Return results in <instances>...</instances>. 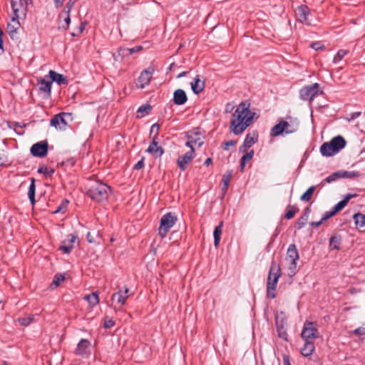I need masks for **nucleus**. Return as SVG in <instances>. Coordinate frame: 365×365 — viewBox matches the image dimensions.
<instances>
[{"label":"nucleus","mask_w":365,"mask_h":365,"mask_svg":"<svg viewBox=\"0 0 365 365\" xmlns=\"http://www.w3.org/2000/svg\"><path fill=\"white\" fill-rule=\"evenodd\" d=\"M250 107V103L248 101H242L232 114L230 130L235 135L242 134L252 124V117Z\"/></svg>","instance_id":"nucleus-1"},{"label":"nucleus","mask_w":365,"mask_h":365,"mask_svg":"<svg viewBox=\"0 0 365 365\" xmlns=\"http://www.w3.org/2000/svg\"><path fill=\"white\" fill-rule=\"evenodd\" d=\"M110 193V187L98 180H89L87 195L96 202L106 200Z\"/></svg>","instance_id":"nucleus-2"},{"label":"nucleus","mask_w":365,"mask_h":365,"mask_svg":"<svg viewBox=\"0 0 365 365\" xmlns=\"http://www.w3.org/2000/svg\"><path fill=\"white\" fill-rule=\"evenodd\" d=\"M280 276L281 268L279 264L274 261H272L267 282V294L268 297L274 299L276 297L275 289Z\"/></svg>","instance_id":"nucleus-3"},{"label":"nucleus","mask_w":365,"mask_h":365,"mask_svg":"<svg viewBox=\"0 0 365 365\" xmlns=\"http://www.w3.org/2000/svg\"><path fill=\"white\" fill-rule=\"evenodd\" d=\"M346 144L344 138L341 135H338L333 138L329 142L322 145L320 148L321 154L327 157L332 156L344 148Z\"/></svg>","instance_id":"nucleus-4"},{"label":"nucleus","mask_w":365,"mask_h":365,"mask_svg":"<svg viewBox=\"0 0 365 365\" xmlns=\"http://www.w3.org/2000/svg\"><path fill=\"white\" fill-rule=\"evenodd\" d=\"M346 144L344 138L341 135H338L333 138L329 142L322 145L320 148L321 154L327 157L332 156L344 148Z\"/></svg>","instance_id":"nucleus-5"},{"label":"nucleus","mask_w":365,"mask_h":365,"mask_svg":"<svg viewBox=\"0 0 365 365\" xmlns=\"http://www.w3.org/2000/svg\"><path fill=\"white\" fill-rule=\"evenodd\" d=\"M178 218L172 212H168L165 215H163L160 219V224L158 228V234L159 235L163 238L166 236L168 232L170 231L171 227L177 222Z\"/></svg>","instance_id":"nucleus-6"},{"label":"nucleus","mask_w":365,"mask_h":365,"mask_svg":"<svg viewBox=\"0 0 365 365\" xmlns=\"http://www.w3.org/2000/svg\"><path fill=\"white\" fill-rule=\"evenodd\" d=\"M322 93L319 91V85L317 83H314L302 88L299 91V96L302 100L311 102Z\"/></svg>","instance_id":"nucleus-7"},{"label":"nucleus","mask_w":365,"mask_h":365,"mask_svg":"<svg viewBox=\"0 0 365 365\" xmlns=\"http://www.w3.org/2000/svg\"><path fill=\"white\" fill-rule=\"evenodd\" d=\"M299 258V253L296 245L294 244H291L287 249L286 258L287 260L289 261L288 269L289 270V274L291 276L296 274L297 264Z\"/></svg>","instance_id":"nucleus-8"},{"label":"nucleus","mask_w":365,"mask_h":365,"mask_svg":"<svg viewBox=\"0 0 365 365\" xmlns=\"http://www.w3.org/2000/svg\"><path fill=\"white\" fill-rule=\"evenodd\" d=\"M304 341H314L318 336V330L313 322H305L301 334Z\"/></svg>","instance_id":"nucleus-9"},{"label":"nucleus","mask_w":365,"mask_h":365,"mask_svg":"<svg viewBox=\"0 0 365 365\" xmlns=\"http://www.w3.org/2000/svg\"><path fill=\"white\" fill-rule=\"evenodd\" d=\"M298 20L308 26L312 25L313 21L309 8L307 5H301L296 12Z\"/></svg>","instance_id":"nucleus-10"},{"label":"nucleus","mask_w":365,"mask_h":365,"mask_svg":"<svg viewBox=\"0 0 365 365\" xmlns=\"http://www.w3.org/2000/svg\"><path fill=\"white\" fill-rule=\"evenodd\" d=\"M295 130L291 128L290 124L285 120H281L278 124L275 125L270 131V135L276 137L283 133H292Z\"/></svg>","instance_id":"nucleus-11"},{"label":"nucleus","mask_w":365,"mask_h":365,"mask_svg":"<svg viewBox=\"0 0 365 365\" xmlns=\"http://www.w3.org/2000/svg\"><path fill=\"white\" fill-rule=\"evenodd\" d=\"M71 114L68 113H60L55 115L51 119L50 125L55 127L56 129L64 130L68 126V123L65 118L71 117Z\"/></svg>","instance_id":"nucleus-12"},{"label":"nucleus","mask_w":365,"mask_h":365,"mask_svg":"<svg viewBox=\"0 0 365 365\" xmlns=\"http://www.w3.org/2000/svg\"><path fill=\"white\" fill-rule=\"evenodd\" d=\"M154 71L155 69L153 66H149L146 69L143 70L138 78L139 84L137 87L143 89L148 86L150 82Z\"/></svg>","instance_id":"nucleus-13"},{"label":"nucleus","mask_w":365,"mask_h":365,"mask_svg":"<svg viewBox=\"0 0 365 365\" xmlns=\"http://www.w3.org/2000/svg\"><path fill=\"white\" fill-rule=\"evenodd\" d=\"M78 239V235L75 233L69 234L67 237L62 242L59 250L66 254L71 252L74 248V243Z\"/></svg>","instance_id":"nucleus-14"},{"label":"nucleus","mask_w":365,"mask_h":365,"mask_svg":"<svg viewBox=\"0 0 365 365\" xmlns=\"http://www.w3.org/2000/svg\"><path fill=\"white\" fill-rule=\"evenodd\" d=\"M48 143L45 141H41L34 144L31 148V153L36 157H44L48 153Z\"/></svg>","instance_id":"nucleus-15"},{"label":"nucleus","mask_w":365,"mask_h":365,"mask_svg":"<svg viewBox=\"0 0 365 365\" xmlns=\"http://www.w3.org/2000/svg\"><path fill=\"white\" fill-rule=\"evenodd\" d=\"M258 140V135L255 132L249 133L247 134L243 144L240 147L239 150L241 153H245Z\"/></svg>","instance_id":"nucleus-16"},{"label":"nucleus","mask_w":365,"mask_h":365,"mask_svg":"<svg viewBox=\"0 0 365 365\" xmlns=\"http://www.w3.org/2000/svg\"><path fill=\"white\" fill-rule=\"evenodd\" d=\"M48 78V77L46 76L38 83L39 91L44 93L46 98H49L51 95L52 83L51 80Z\"/></svg>","instance_id":"nucleus-17"},{"label":"nucleus","mask_w":365,"mask_h":365,"mask_svg":"<svg viewBox=\"0 0 365 365\" xmlns=\"http://www.w3.org/2000/svg\"><path fill=\"white\" fill-rule=\"evenodd\" d=\"M129 289L125 287L124 291L119 289L117 292L113 293L111 297L112 302H116L117 304L123 306L125 304L127 299L128 298Z\"/></svg>","instance_id":"nucleus-18"},{"label":"nucleus","mask_w":365,"mask_h":365,"mask_svg":"<svg viewBox=\"0 0 365 365\" xmlns=\"http://www.w3.org/2000/svg\"><path fill=\"white\" fill-rule=\"evenodd\" d=\"M195 149L185 153L182 156L178 158L177 164L181 170H185L187 165L194 158Z\"/></svg>","instance_id":"nucleus-19"},{"label":"nucleus","mask_w":365,"mask_h":365,"mask_svg":"<svg viewBox=\"0 0 365 365\" xmlns=\"http://www.w3.org/2000/svg\"><path fill=\"white\" fill-rule=\"evenodd\" d=\"M190 86L195 94H199L205 89V81L201 78L200 76H197L190 83Z\"/></svg>","instance_id":"nucleus-20"},{"label":"nucleus","mask_w":365,"mask_h":365,"mask_svg":"<svg viewBox=\"0 0 365 365\" xmlns=\"http://www.w3.org/2000/svg\"><path fill=\"white\" fill-rule=\"evenodd\" d=\"M187 101L186 93L182 89H177L173 93V102L175 105L181 106Z\"/></svg>","instance_id":"nucleus-21"},{"label":"nucleus","mask_w":365,"mask_h":365,"mask_svg":"<svg viewBox=\"0 0 365 365\" xmlns=\"http://www.w3.org/2000/svg\"><path fill=\"white\" fill-rule=\"evenodd\" d=\"M156 136L153 138L152 143L146 150L147 153L153 154L155 157H160L164 153V150L161 146L158 145L155 141Z\"/></svg>","instance_id":"nucleus-22"},{"label":"nucleus","mask_w":365,"mask_h":365,"mask_svg":"<svg viewBox=\"0 0 365 365\" xmlns=\"http://www.w3.org/2000/svg\"><path fill=\"white\" fill-rule=\"evenodd\" d=\"M90 342L87 339H81L78 344L76 354L79 356H86L88 354Z\"/></svg>","instance_id":"nucleus-23"},{"label":"nucleus","mask_w":365,"mask_h":365,"mask_svg":"<svg viewBox=\"0 0 365 365\" xmlns=\"http://www.w3.org/2000/svg\"><path fill=\"white\" fill-rule=\"evenodd\" d=\"M49 78L51 83L55 81L58 85H67L68 83L67 78L63 75L58 73L53 70L49 71Z\"/></svg>","instance_id":"nucleus-24"},{"label":"nucleus","mask_w":365,"mask_h":365,"mask_svg":"<svg viewBox=\"0 0 365 365\" xmlns=\"http://www.w3.org/2000/svg\"><path fill=\"white\" fill-rule=\"evenodd\" d=\"M356 197V194H348L346 195L344 200L339 201L335 206L333 207L334 211L337 213L338 212L341 211L348 203L349 200H351L353 197Z\"/></svg>","instance_id":"nucleus-25"},{"label":"nucleus","mask_w":365,"mask_h":365,"mask_svg":"<svg viewBox=\"0 0 365 365\" xmlns=\"http://www.w3.org/2000/svg\"><path fill=\"white\" fill-rule=\"evenodd\" d=\"M315 349L314 341H305L301 349V354L304 356H311Z\"/></svg>","instance_id":"nucleus-26"},{"label":"nucleus","mask_w":365,"mask_h":365,"mask_svg":"<svg viewBox=\"0 0 365 365\" xmlns=\"http://www.w3.org/2000/svg\"><path fill=\"white\" fill-rule=\"evenodd\" d=\"M222 226H223V222H221L220 223V225L215 228V230L213 232L214 245L216 247H217L220 244V236H221L222 232Z\"/></svg>","instance_id":"nucleus-27"},{"label":"nucleus","mask_w":365,"mask_h":365,"mask_svg":"<svg viewBox=\"0 0 365 365\" xmlns=\"http://www.w3.org/2000/svg\"><path fill=\"white\" fill-rule=\"evenodd\" d=\"M246 153L241 158L240 160V170L242 171L246 165V164L252 160L254 155V150H251L249 152H245Z\"/></svg>","instance_id":"nucleus-28"},{"label":"nucleus","mask_w":365,"mask_h":365,"mask_svg":"<svg viewBox=\"0 0 365 365\" xmlns=\"http://www.w3.org/2000/svg\"><path fill=\"white\" fill-rule=\"evenodd\" d=\"M35 179L34 178H31V184L29 187L28 196L29 197L30 202L32 205H34L36 202L35 200V192H36V185H35Z\"/></svg>","instance_id":"nucleus-29"},{"label":"nucleus","mask_w":365,"mask_h":365,"mask_svg":"<svg viewBox=\"0 0 365 365\" xmlns=\"http://www.w3.org/2000/svg\"><path fill=\"white\" fill-rule=\"evenodd\" d=\"M355 225L356 227H365V215L362 213H356L353 216Z\"/></svg>","instance_id":"nucleus-30"},{"label":"nucleus","mask_w":365,"mask_h":365,"mask_svg":"<svg viewBox=\"0 0 365 365\" xmlns=\"http://www.w3.org/2000/svg\"><path fill=\"white\" fill-rule=\"evenodd\" d=\"M187 138L190 139L195 145L200 147L204 143L203 140L200 137L198 133H192L187 135Z\"/></svg>","instance_id":"nucleus-31"},{"label":"nucleus","mask_w":365,"mask_h":365,"mask_svg":"<svg viewBox=\"0 0 365 365\" xmlns=\"http://www.w3.org/2000/svg\"><path fill=\"white\" fill-rule=\"evenodd\" d=\"M143 49L141 46H137L133 48H120V52H122L123 56L132 55L134 53L139 52Z\"/></svg>","instance_id":"nucleus-32"},{"label":"nucleus","mask_w":365,"mask_h":365,"mask_svg":"<svg viewBox=\"0 0 365 365\" xmlns=\"http://www.w3.org/2000/svg\"><path fill=\"white\" fill-rule=\"evenodd\" d=\"M84 299L87 300L91 306H96L99 303V298L97 292H92L90 294L86 295Z\"/></svg>","instance_id":"nucleus-33"},{"label":"nucleus","mask_w":365,"mask_h":365,"mask_svg":"<svg viewBox=\"0 0 365 365\" xmlns=\"http://www.w3.org/2000/svg\"><path fill=\"white\" fill-rule=\"evenodd\" d=\"M20 27V23L19 21H10L7 25V29L8 33L11 36V37H13V35L16 33L17 30Z\"/></svg>","instance_id":"nucleus-34"},{"label":"nucleus","mask_w":365,"mask_h":365,"mask_svg":"<svg viewBox=\"0 0 365 365\" xmlns=\"http://www.w3.org/2000/svg\"><path fill=\"white\" fill-rule=\"evenodd\" d=\"M309 211V209L307 207L306 209V213L304 214L303 215H302L298 219L297 222H296V226H297V229L299 230V229H301L302 227H303L306 225V223H307V222L308 220V214H307V212Z\"/></svg>","instance_id":"nucleus-35"},{"label":"nucleus","mask_w":365,"mask_h":365,"mask_svg":"<svg viewBox=\"0 0 365 365\" xmlns=\"http://www.w3.org/2000/svg\"><path fill=\"white\" fill-rule=\"evenodd\" d=\"M315 190L314 186L309 187L307 190L300 197L302 201L308 202L312 199L313 193Z\"/></svg>","instance_id":"nucleus-36"},{"label":"nucleus","mask_w":365,"mask_h":365,"mask_svg":"<svg viewBox=\"0 0 365 365\" xmlns=\"http://www.w3.org/2000/svg\"><path fill=\"white\" fill-rule=\"evenodd\" d=\"M11 8L13 10V15L11 16V22H14V21H19V7H18L19 4H17V2L14 1H11Z\"/></svg>","instance_id":"nucleus-37"},{"label":"nucleus","mask_w":365,"mask_h":365,"mask_svg":"<svg viewBox=\"0 0 365 365\" xmlns=\"http://www.w3.org/2000/svg\"><path fill=\"white\" fill-rule=\"evenodd\" d=\"M152 110V106L149 104L143 105L138 109V117H143L148 115Z\"/></svg>","instance_id":"nucleus-38"},{"label":"nucleus","mask_w":365,"mask_h":365,"mask_svg":"<svg viewBox=\"0 0 365 365\" xmlns=\"http://www.w3.org/2000/svg\"><path fill=\"white\" fill-rule=\"evenodd\" d=\"M299 211V209L294 205H289L287 207V211L285 213V218L290 220L294 217L295 214Z\"/></svg>","instance_id":"nucleus-39"},{"label":"nucleus","mask_w":365,"mask_h":365,"mask_svg":"<svg viewBox=\"0 0 365 365\" xmlns=\"http://www.w3.org/2000/svg\"><path fill=\"white\" fill-rule=\"evenodd\" d=\"M340 178V174H339V172L337 171V172H335V173H333L331 175H330L329 176H328L327 178H326L322 182H321V185H324V183H331L332 182H334L336 181V180L339 179Z\"/></svg>","instance_id":"nucleus-40"},{"label":"nucleus","mask_w":365,"mask_h":365,"mask_svg":"<svg viewBox=\"0 0 365 365\" xmlns=\"http://www.w3.org/2000/svg\"><path fill=\"white\" fill-rule=\"evenodd\" d=\"M38 173L43 174L46 177H51L53 174L54 170L49 168L46 165H42L38 168Z\"/></svg>","instance_id":"nucleus-41"},{"label":"nucleus","mask_w":365,"mask_h":365,"mask_svg":"<svg viewBox=\"0 0 365 365\" xmlns=\"http://www.w3.org/2000/svg\"><path fill=\"white\" fill-rule=\"evenodd\" d=\"M65 280L64 275L61 274H56L54 276L53 280L51 284V287H57L62 282Z\"/></svg>","instance_id":"nucleus-42"},{"label":"nucleus","mask_w":365,"mask_h":365,"mask_svg":"<svg viewBox=\"0 0 365 365\" xmlns=\"http://www.w3.org/2000/svg\"><path fill=\"white\" fill-rule=\"evenodd\" d=\"M63 18V21L65 22V24H61V28L66 30L68 26H69V24L71 23V18H70V13H65L64 12V16H63V14H61L59 15V19H62Z\"/></svg>","instance_id":"nucleus-43"},{"label":"nucleus","mask_w":365,"mask_h":365,"mask_svg":"<svg viewBox=\"0 0 365 365\" xmlns=\"http://www.w3.org/2000/svg\"><path fill=\"white\" fill-rule=\"evenodd\" d=\"M347 54V51L341 49L338 51L336 54L334 56L333 61L334 63L340 61Z\"/></svg>","instance_id":"nucleus-44"},{"label":"nucleus","mask_w":365,"mask_h":365,"mask_svg":"<svg viewBox=\"0 0 365 365\" xmlns=\"http://www.w3.org/2000/svg\"><path fill=\"white\" fill-rule=\"evenodd\" d=\"M340 240L336 237H331L329 240V245L335 250L339 249Z\"/></svg>","instance_id":"nucleus-45"},{"label":"nucleus","mask_w":365,"mask_h":365,"mask_svg":"<svg viewBox=\"0 0 365 365\" xmlns=\"http://www.w3.org/2000/svg\"><path fill=\"white\" fill-rule=\"evenodd\" d=\"M232 176V171H227V173H225L222 176V182L223 183V185L228 186Z\"/></svg>","instance_id":"nucleus-46"},{"label":"nucleus","mask_w":365,"mask_h":365,"mask_svg":"<svg viewBox=\"0 0 365 365\" xmlns=\"http://www.w3.org/2000/svg\"><path fill=\"white\" fill-rule=\"evenodd\" d=\"M34 320V316H29L28 317H22L18 319L21 325L28 326Z\"/></svg>","instance_id":"nucleus-47"},{"label":"nucleus","mask_w":365,"mask_h":365,"mask_svg":"<svg viewBox=\"0 0 365 365\" xmlns=\"http://www.w3.org/2000/svg\"><path fill=\"white\" fill-rule=\"evenodd\" d=\"M115 325V322L113 320V319L109 318L108 317H106L104 318V323L103 327L106 329H110L113 327Z\"/></svg>","instance_id":"nucleus-48"},{"label":"nucleus","mask_w":365,"mask_h":365,"mask_svg":"<svg viewBox=\"0 0 365 365\" xmlns=\"http://www.w3.org/2000/svg\"><path fill=\"white\" fill-rule=\"evenodd\" d=\"M237 144V140H232L229 141H226L222 144V148L224 150H228L230 147H233Z\"/></svg>","instance_id":"nucleus-49"},{"label":"nucleus","mask_w":365,"mask_h":365,"mask_svg":"<svg viewBox=\"0 0 365 365\" xmlns=\"http://www.w3.org/2000/svg\"><path fill=\"white\" fill-rule=\"evenodd\" d=\"M78 1V0H68L65 8V13H70L73 5Z\"/></svg>","instance_id":"nucleus-50"},{"label":"nucleus","mask_w":365,"mask_h":365,"mask_svg":"<svg viewBox=\"0 0 365 365\" xmlns=\"http://www.w3.org/2000/svg\"><path fill=\"white\" fill-rule=\"evenodd\" d=\"M68 201L66 200L65 202H63L60 206L57 207V209L53 212L54 213H58V212H65L66 208H67V204Z\"/></svg>","instance_id":"nucleus-51"},{"label":"nucleus","mask_w":365,"mask_h":365,"mask_svg":"<svg viewBox=\"0 0 365 365\" xmlns=\"http://www.w3.org/2000/svg\"><path fill=\"white\" fill-rule=\"evenodd\" d=\"M361 112L351 113L346 117V119L349 122L351 120H354L355 118H359L361 115Z\"/></svg>","instance_id":"nucleus-52"},{"label":"nucleus","mask_w":365,"mask_h":365,"mask_svg":"<svg viewBox=\"0 0 365 365\" xmlns=\"http://www.w3.org/2000/svg\"><path fill=\"white\" fill-rule=\"evenodd\" d=\"M86 24V22L81 23V25L79 26V27L78 28L76 32L72 33V36H76L80 35L84 31Z\"/></svg>","instance_id":"nucleus-53"},{"label":"nucleus","mask_w":365,"mask_h":365,"mask_svg":"<svg viewBox=\"0 0 365 365\" xmlns=\"http://www.w3.org/2000/svg\"><path fill=\"white\" fill-rule=\"evenodd\" d=\"M278 335L280 338H282L283 339L287 341V334L284 330V328L282 327L280 328L277 329Z\"/></svg>","instance_id":"nucleus-54"},{"label":"nucleus","mask_w":365,"mask_h":365,"mask_svg":"<svg viewBox=\"0 0 365 365\" xmlns=\"http://www.w3.org/2000/svg\"><path fill=\"white\" fill-rule=\"evenodd\" d=\"M336 214V212L333 209L331 211L326 212L322 219V220L325 221V220L329 219L330 217H333Z\"/></svg>","instance_id":"nucleus-55"},{"label":"nucleus","mask_w":365,"mask_h":365,"mask_svg":"<svg viewBox=\"0 0 365 365\" xmlns=\"http://www.w3.org/2000/svg\"><path fill=\"white\" fill-rule=\"evenodd\" d=\"M339 172L340 174V178H351L352 176H354V174L351 172L341 171V170H339Z\"/></svg>","instance_id":"nucleus-56"},{"label":"nucleus","mask_w":365,"mask_h":365,"mask_svg":"<svg viewBox=\"0 0 365 365\" xmlns=\"http://www.w3.org/2000/svg\"><path fill=\"white\" fill-rule=\"evenodd\" d=\"M87 240L89 243H99V242L96 241V237L93 236L91 232H88L86 235Z\"/></svg>","instance_id":"nucleus-57"},{"label":"nucleus","mask_w":365,"mask_h":365,"mask_svg":"<svg viewBox=\"0 0 365 365\" xmlns=\"http://www.w3.org/2000/svg\"><path fill=\"white\" fill-rule=\"evenodd\" d=\"M354 333L356 335H365V327H359L354 331Z\"/></svg>","instance_id":"nucleus-58"},{"label":"nucleus","mask_w":365,"mask_h":365,"mask_svg":"<svg viewBox=\"0 0 365 365\" xmlns=\"http://www.w3.org/2000/svg\"><path fill=\"white\" fill-rule=\"evenodd\" d=\"M144 166V158H142L135 165L134 169L140 170Z\"/></svg>","instance_id":"nucleus-59"},{"label":"nucleus","mask_w":365,"mask_h":365,"mask_svg":"<svg viewBox=\"0 0 365 365\" xmlns=\"http://www.w3.org/2000/svg\"><path fill=\"white\" fill-rule=\"evenodd\" d=\"M311 47L313 49L318 51V50L322 49L323 46L321 45V43L319 42H314L311 44Z\"/></svg>","instance_id":"nucleus-60"},{"label":"nucleus","mask_w":365,"mask_h":365,"mask_svg":"<svg viewBox=\"0 0 365 365\" xmlns=\"http://www.w3.org/2000/svg\"><path fill=\"white\" fill-rule=\"evenodd\" d=\"M283 365H291L289 356L287 354L283 355Z\"/></svg>","instance_id":"nucleus-61"},{"label":"nucleus","mask_w":365,"mask_h":365,"mask_svg":"<svg viewBox=\"0 0 365 365\" xmlns=\"http://www.w3.org/2000/svg\"><path fill=\"white\" fill-rule=\"evenodd\" d=\"M29 2H31V0H20L19 5L26 8Z\"/></svg>","instance_id":"nucleus-62"},{"label":"nucleus","mask_w":365,"mask_h":365,"mask_svg":"<svg viewBox=\"0 0 365 365\" xmlns=\"http://www.w3.org/2000/svg\"><path fill=\"white\" fill-rule=\"evenodd\" d=\"M185 145L189 147L190 148V150H192L194 148L195 145L192 143L190 139H188V140L185 143Z\"/></svg>","instance_id":"nucleus-63"},{"label":"nucleus","mask_w":365,"mask_h":365,"mask_svg":"<svg viewBox=\"0 0 365 365\" xmlns=\"http://www.w3.org/2000/svg\"><path fill=\"white\" fill-rule=\"evenodd\" d=\"M54 1H55V5H56V8L61 7L63 5V1H64V0H54Z\"/></svg>","instance_id":"nucleus-64"}]
</instances>
